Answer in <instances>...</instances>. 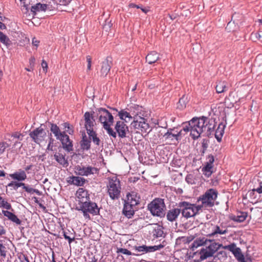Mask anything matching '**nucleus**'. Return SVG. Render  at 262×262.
Here are the masks:
<instances>
[{
	"mask_svg": "<svg viewBox=\"0 0 262 262\" xmlns=\"http://www.w3.org/2000/svg\"><path fill=\"white\" fill-rule=\"evenodd\" d=\"M215 127V120L208 119L202 116L200 117H194L184 125V130L185 132H190V136L193 140L198 139L201 134L206 132L207 134L214 130Z\"/></svg>",
	"mask_w": 262,
	"mask_h": 262,
	"instance_id": "f257e3e1",
	"label": "nucleus"
},
{
	"mask_svg": "<svg viewBox=\"0 0 262 262\" xmlns=\"http://www.w3.org/2000/svg\"><path fill=\"white\" fill-rule=\"evenodd\" d=\"M218 192L216 190L210 188L208 189L204 194L198 199V202H201L199 204L201 210L207 209L214 205V202L217 199Z\"/></svg>",
	"mask_w": 262,
	"mask_h": 262,
	"instance_id": "f03ea898",
	"label": "nucleus"
},
{
	"mask_svg": "<svg viewBox=\"0 0 262 262\" xmlns=\"http://www.w3.org/2000/svg\"><path fill=\"white\" fill-rule=\"evenodd\" d=\"M107 184V193L113 200H118L121 196V187L120 181L116 176L108 178Z\"/></svg>",
	"mask_w": 262,
	"mask_h": 262,
	"instance_id": "7ed1b4c3",
	"label": "nucleus"
},
{
	"mask_svg": "<svg viewBox=\"0 0 262 262\" xmlns=\"http://www.w3.org/2000/svg\"><path fill=\"white\" fill-rule=\"evenodd\" d=\"M177 206L180 208L182 216L186 219L193 217L200 210L202 211L199 205H196L186 201L180 202Z\"/></svg>",
	"mask_w": 262,
	"mask_h": 262,
	"instance_id": "20e7f679",
	"label": "nucleus"
},
{
	"mask_svg": "<svg viewBox=\"0 0 262 262\" xmlns=\"http://www.w3.org/2000/svg\"><path fill=\"white\" fill-rule=\"evenodd\" d=\"M148 209L154 216L163 217L165 214L166 206L164 199H154L148 205Z\"/></svg>",
	"mask_w": 262,
	"mask_h": 262,
	"instance_id": "39448f33",
	"label": "nucleus"
},
{
	"mask_svg": "<svg viewBox=\"0 0 262 262\" xmlns=\"http://www.w3.org/2000/svg\"><path fill=\"white\" fill-rule=\"evenodd\" d=\"M79 205L80 208L77 209L82 211L83 216L85 219H91L89 213L93 215H96L99 213V209L96 203L89 201L83 202V203Z\"/></svg>",
	"mask_w": 262,
	"mask_h": 262,
	"instance_id": "423d86ee",
	"label": "nucleus"
},
{
	"mask_svg": "<svg viewBox=\"0 0 262 262\" xmlns=\"http://www.w3.org/2000/svg\"><path fill=\"white\" fill-rule=\"evenodd\" d=\"M90 105H91V107L90 108V110L86 111L84 115H114L118 112V111L116 108L109 107L110 110H107L103 107L96 108L92 103Z\"/></svg>",
	"mask_w": 262,
	"mask_h": 262,
	"instance_id": "0eeeda50",
	"label": "nucleus"
},
{
	"mask_svg": "<svg viewBox=\"0 0 262 262\" xmlns=\"http://www.w3.org/2000/svg\"><path fill=\"white\" fill-rule=\"evenodd\" d=\"M75 168L78 174L81 176H88L99 173V169L97 168L90 165H77Z\"/></svg>",
	"mask_w": 262,
	"mask_h": 262,
	"instance_id": "6e6552de",
	"label": "nucleus"
},
{
	"mask_svg": "<svg viewBox=\"0 0 262 262\" xmlns=\"http://www.w3.org/2000/svg\"><path fill=\"white\" fill-rule=\"evenodd\" d=\"M224 249L229 250L234 255L235 258L239 262H247L245 260L244 255L242 254L241 249L237 247L235 243H232L228 245L223 247Z\"/></svg>",
	"mask_w": 262,
	"mask_h": 262,
	"instance_id": "1a4fd4ad",
	"label": "nucleus"
},
{
	"mask_svg": "<svg viewBox=\"0 0 262 262\" xmlns=\"http://www.w3.org/2000/svg\"><path fill=\"white\" fill-rule=\"evenodd\" d=\"M136 129L146 131L149 128V125L147 120L141 116H135L134 120L131 124Z\"/></svg>",
	"mask_w": 262,
	"mask_h": 262,
	"instance_id": "9d476101",
	"label": "nucleus"
},
{
	"mask_svg": "<svg viewBox=\"0 0 262 262\" xmlns=\"http://www.w3.org/2000/svg\"><path fill=\"white\" fill-rule=\"evenodd\" d=\"M29 136L32 139V140L37 144H39L44 140L46 136L45 130L41 127H38L31 132Z\"/></svg>",
	"mask_w": 262,
	"mask_h": 262,
	"instance_id": "9b49d317",
	"label": "nucleus"
},
{
	"mask_svg": "<svg viewBox=\"0 0 262 262\" xmlns=\"http://www.w3.org/2000/svg\"><path fill=\"white\" fill-rule=\"evenodd\" d=\"M113 63L111 59L107 57L103 61L101 64V68L100 69V76L101 77H105L110 71Z\"/></svg>",
	"mask_w": 262,
	"mask_h": 262,
	"instance_id": "f8f14e48",
	"label": "nucleus"
},
{
	"mask_svg": "<svg viewBox=\"0 0 262 262\" xmlns=\"http://www.w3.org/2000/svg\"><path fill=\"white\" fill-rule=\"evenodd\" d=\"M85 118V128L88 134H90L95 132L94 130V126L96 124L94 116H84Z\"/></svg>",
	"mask_w": 262,
	"mask_h": 262,
	"instance_id": "ddd939ff",
	"label": "nucleus"
},
{
	"mask_svg": "<svg viewBox=\"0 0 262 262\" xmlns=\"http://www.w3.org/2000/svg\"><path fill=\"white\" fill-rule=\"evenodd\" d=\"M76 194L79 205L83 203V202L90 201V194L88 190L83 188H79L77 191Z\"/></svg>",
	"mask_w": 262,
	"mask_h": 262,
	"instance_id": "4468645a",
	"label": "nucleus"
},
{
	"mask_svg": "<svg viewBox=\"0 0 262 262\" xmlns=\"http://www.w3.org/2000/svg\"><path fill=\"white\" fill-rule=\"evenodd\" d=\"M61 142L63 148L68 152L73 150L72 141L70 140L68 135L64 133L58 139Z\"/></svg>",
	"mask_w": 262,
	"mask_h": 262,
	"instance_id": "2eb2a0df",
	"label": "nucleus"
},
{
	"mask_svg": "<svg viewBox=\"0 0 262 262\" xmlns=\"http://www.w3.org/2000/svg\"><path fill=\"white\" fill-rule=\"evenodd\" d=\"M115 128L120 138H123L126 137V132L128 131V129L127 126L124 122L118 121Z\"/></svg>",
	"mask_w": 262,
	"mask_h": 262,
	"instance_id": "dca6fc26",
	"label": "nucleus"
},
{
	"mask_svg": "<svg viewBox=\"0 0 262 262\" xmlns=\"http://www.w3.org/2000/svg\"><path fill=\"white\" fill-rule=\"evenodd\" d=\"M140 197L137 193L135 191H132L127 194V200L125 201V203L128 204H133L136 206L139 204Z\"/></svg>",
	"mask_w": 262,
	"mask_h": 262,
	"instance_id": "f3484780",
	"label": "nucleus"
},
{
	"mask_svg": "<svg viewBox=\"0 0 262 262\" xmlns=\"http://www.w3.org/2000/svg\"><path fill=\"white\" fill-rule=\"evenodd\" d=\"M186 123H184L183 124V125H182V129L180 130V131H179V132H178L176 134H173L171 133V130L172 129H170V131L169 130H168L164 135V137L166 139H171V140H173V139H176L177 141H178L180 139H179V137L182 136V135H184V134L183 133V132H185L186 133L184 130V125Z\"/></svg>",
	"mask_w": 262,
	"mask_h": 262,
	"instance_id": "a211bd4d",
	"label": "nucleus"
},
{
	"mask_svg": "<svg viewBox=\"0 0 262 262\" xmlns=\"http://www.w3.org/2000/svg\"><path fill=\"white\" fill-rule=\"evenodd\" d=\"M8 187H13L14 189L16 190L19 187H23V188L28 193H34V189L26 186L25 183L21 182H17L16 181H12L8 184Z\"/></svg>",
	"mask_w": 262,
	"mask_h": 262,
	"instance_id": "6ab92c4d",
	"label": "nucleus"
},
{
	"mask_svg": "<svg viewBox=\"0 0 262 262\" xmlns=\"http://www.w3.org/2000/svg\"><path fill=\"white\" fill-rule=\"evenodd\" d=\"M135 206L133 204H128L124 203L122 210L123 214L128 219L131 218L135 214L136 210Z\"/></svg>",
	"mask_w": 262,
	"mask_h": 262,
	"instance_id": "aec40b11",
	"label": "nucleus"
},
{
	"mask_svg": "<svg viewBox=\"0 0 262 262\" xmlns=\"http://www.w3.org/2000/svg\"><path fill=\"white\" fill-rule=\"evenodd\" d=\"M181 210L179 207L173 208L168 210L166 214V218L168 221L173 222L177 220L178 216L181 213Z\"/></svg>",
	"mask_w": 262,
	"mask_h": 262,
	"instance_id": "412c9836",
	"label": "nucleus"
},
{
	"mask_svg": "<svg viewBox=\"0 0 262 262\" xmlns=\"http://www.w3.org/2000/svg\"><path fill=\"white\" fill-rule=\"evenodd\" d=\"M9 176L12 179L17 180V181H23L27 179V174L25 171L21 169L13 173L10 174Z\"/></svg>",
	"mask_w": 262,
	"mask_h": 262,
	"instance_id": "4be33fe9",
	"label": "nucleus"
},
{
	"mask_svg": "<svg viewBox=\"0 0 262 262\" xmlns=\"http://www.w3.org/2000/svg\"><path fill=\"white\" fill-rule=\"evenodd\" d=\"M2 212L9 220L15 223L16 225H19L21 224V221L13 213L8 210H3Z\"/></svg>",
	"mask_w": 262,
	"mask_h": 262,
	"instance_id": "5701e85b",
	"label": "nucleus"
},
{
	"mask_svg": "<svg viewBox=\"0 0 262 262\" xmlns=\"http://www.w3.org/2000/svg\"><path fill=\"white\" fill-rule=\"evenodd\" d=\"M159 58V54L156 51H152L146 56V61L149 64H152L155 63Z\"/></svg>",
	"mask_w": 262,
	"mask_h": 262,
	"instance_id": "b1692460",
	"label": "nucleus"
},
{
	"mask_svg": "<svg viewBox=\"0 0 262 262\" xmlns=\"http://www.w3.org/2000/svg\"><path fill=\"white\" fill-rule=\"evenodd\" d=\"M91 139L88 138L86 135H82V139L80 142L81 148L84 150H88L91 148Z\"/></svg>",
	"mask_w": 262,
	"mask_h": 262,
	"instance_id": "393cba45",
	"label": "nucleus"
},
{
	"mask_svg": "<svg viewBox=\"0 0 262 262\" xmlns=\"http://www.w3.org/2000/svg\"><path fill=\"white\" fill-rule=\"evenodd\" d=\"M56 161L62 165L63 167H67L69 165L68 161L66 159L65 156L60 153H55L54 155Z\"/></svg>",
	"mask_w": 262,
	"mask_h": 262,
	"instance_id": "a878e982",
	"label": "nucleus"
},
{
	"mask_svg": "<svg viewBox=\"0 0 262 262\" xmlns=\"http://www.w3.org/2000/svg\"><path fill=\"white\" fill-rule=\"evenodd\" d=\"M48 5L47 4H42L37 3L36 5L32 6L31 7V12L33 15H35L37 12L45 11L47 9Z\"/></svg>",
	"mask_w": 262,
	"mask_h": 262,
	"instance_id": "bb28decb",
	"label": "nucleus"
},
{
	"mask_svg": "<svg viewBox=\"0 0 262 262\" xmlns=\"http://www.w3.org/2000/svg\"><path fill=\"white\" fill-rule=\"evenodd\" d=\"M189 101L188 96L186 95H183V96L179 99V102L177 104V108L180 110H183L186 108V105Z\"/></svg>",
	"mask_w": 262,
	"mask_h": 262,
	"instance_id": "cd10ccee",
	"label": "nucleus"
},
{
	"mask_svg": "<svg viewBox=\"0 0 262 262\" xmlns=\"http://www.w3.org/2000/svg\"><path fill=\"white\" fill-rule=\"evenodd\" d=\"M225 125L222 123L219 125L217 128L215 130V137L218 142H221L222 138L224 133Z\"/></svg>",
	"mask_w": 262,
	"mask_h": 262,
	"instance_id": "c85d7f7f",
	"label": "nucleus"
},
{
	"mask_svg": "<svg viewBox=\"0 0 262 262\" xmlns=\"http://www.w3.org/2000/svg\"><path fill=\"white\" fill-rule=\"evenodd\" d=\"M215 89L217 93H221L226 91L228 90L227 82L225 81H220L217 82Z\"/></svg>",
	"mask_w": 262,
	"mask_h": 262,
	"instance_id": "c756f323",
	"label": "nucleus"
},
{
	"mask_svg": "<svg viewBox=\"0 0 262 262\" xmlns=\"http://www.w3.org/2000/svg\"><path fill=\"white\" fill-rule=\"evenodd\" d=\"M222 244H219L217 243H212L208 246L206 247V248L212 255L213 254L220 249V247H224Z\"/></svg>",
	"mask_w": 262,
	"mask_h": 262,
	"instance_id": "7c9ffc66",
	"label": "nucleus"
},
{
	"mask_svg": "<svg viewBox=\"0 0 262 262\" xmlns=\"http://www.w3.org/2000/svg\"><path fill=\"white\" fill-rule=\"evenodd\" d=\"M72 183L78 186H83L86 182V180L82 177L73 176L71 178Z\"/></svg>",
	"mask_w": 262,
	"mask_h": 262,
	"instance_id": "2f4dec72",
	"label": "nucleus"
},
{
	"mask_svg": "<svg viewBox=\"0 0 262 262\" xmlns=\"http://www.w3.org/2000/svg\"><path fill=\"white\" fill-rule=\"evenodd\" d=\"M130 111L135 115H141L142 114L146 113L147 112L145 109L142 106L138 105H134L130 107Z\"/></svg>",
	"mask_w": 262,
	"mask_h": 262,
	"instance_id": "473e14b6",
	"label": "nucleus"
},
{
	"mask_svg": "<svg viewBox=\"0 0 262 262\" xmlns=\"http://www.w3.org/2000/svg\"><path fill=\"white\" fill-rule=\"evenodd\" d=\"M247 217V213L245 212H242L240 213L239 215L237 216L233 215L230 217V219L233 221L241 223L244 222Z\"/></svg>",
	"mask_w": 262,
	"mask_h": 262,
	"instance_id": "72a5a7b5",
	"label": "nucleus"
},
{
	"mask_svg": "<svg viewBox=\"0 0 262 262\" xmlns=\"http://www.w3.org/2000/svg\"><path fill=\"white\" fill-rule=\"evenodd\" d=\"M213 165L205 164L203 167L202 171L203 174L207 177L209 178L213 173Z\"/></svg>",
	"mask_w": 262,
	"mask_h": 262,
	"instance_id": "f704fd0d",
	"label": "nucleus"
},
{
	"mask_svg": "<svg viewBox=\"0 0 262 262\" xmlns=\"http://www.w3.org/2000/svg\"><path fill=\"white\" fill-rule=\"evenodd\" d=\"M51 132L54 134L57 139H59L60 137L64 134V132H60L59 127L55 124H52L51 127Z\"/></svg>",
	"mask_w": 262,
	"mask_h": 262,
	"instance_id": "c9c22d12",
	"label": "nucleus"
},
{
	"mask_svg": "<svg viewBox=\"0 0 262 262\" xmlns=\"http://www.w3.org/2000/svg\"><path fill=\"white\" fill-rule=\"evenodd\" d=\"M200 259L201 260H204L206 259L208 257H211L213 256L212 254H211L208 249L206 248H202L200 252Z\"/></svg>",
	"mask_w": 262,
	"mask_h": 262,
	"instance_id": "e433bc0d",
	"label": "nucleus"
},
{
	"mask_svg": "<svg viewBox=\"0 0 262 262\" xmlns=\"http://www.w3.org/2000/svg\"><path fill=\"white\" fill-rule=\"evenodd\" d=\"M108 119H107L105 116H100V120L103 123V125L105 123L109 124V126H111L113 124L114 121L113 116H107Z\"/></svg>",
	"mask_w": 262,
	"mask_h": 262,
	"instance_id": "4c0bfd02",
	"label": "nucleus"
},
{
	"mask_svg": "<svg viewBox=\"0 0 262 262\" xmlns=\"http://www.w3.org/2000/svg\"><path fill=\"white\" fill-rule=\"evenodd\" d=\"M0 41L6 46H9L11 45V41L8 37L1 31H0Z\"/></svg>",
	"mask_w": 262,
	"mask_h": 262,
	"instance_id": "58836bf2",
	"label": "nucleus"
},
{
	"mask_svg": "<svg viewBox=\"0 0 262 262\" xmlns=\"http://www.w3.org/2000/svg\"><path fill=\"white\" fill-rule=\"evenodd\" d=\"M227 233V230H222L219 226L216 225L214 226V230L212 232L208 234V236L212 237L214 236L216 234H224Z\"/></svg>",
	"mask_w": 262,
	"mask_h": 262,
	"instance_id": "ea45409f",
	"label": "nucleus"
},
{
	"mask_svg": "<svg viewBox=\"0 0 262 262\" xmlns=\"http://www.w3.org/2000/svg\"><path fill=\"white\" fill-rule=\"evenodd\" d=\"M164 234L163 228L161 226H158L155 228L153 231V236L156 237H162Z\"/></svg>",
	"mask_w": 262,
	"mask_h": 262,
	"instance_id": "a19ab883",
	"label": "nucleus"
},
{
	"mask_svg": "<svg viewBox=\"0 0 262 262\" xmlns=\"http://www.w3.org/2000/svg\"><path fill=\"white\" fill-rule=\"evenodd\" d=\"M3 241L0 239V255L2 256V258L1 259V261H4V259L6 258V248L3 245Z\"/></svg>",
	"mask_w": 262,
	"mask_h": 262,
	"instance_id": "79ce46f5",
	"label": "nucleus"
},
{
	"mask_svg": "<svg viewBox=\"0 0 262 262\" xmlns=\"http://www.w3.org/2000/svg\"><path fill=\"white\" fill-rule=\"evenodd\" d=\"M103 128L107 131V134L112 136L114 138L116 137V133L113 130V129L109 126V124L105 123L103 125Z\"/></svg>",
	"mask_w": 262,
	"mask_h": 262,
	"instance_id": "37998d69",
	"label": "nucleus"
},
{
	"mask_svg": "<svg viewBox=\"0 0 262 262\" xmlns=\"http://www.w3.org/2000/svg\"><path fill=\"white\" fill-rule=\"evenodd\" d=\"M209 141L207 139H203L201 142V152L202 154H204L206 150H207L208 145H209Z\"/></svg>",
	"mask_w": 262,
	"mask_h": 262,
	"instance_id": "c03bdc74",
	"label": "nucleus"
},
{
	"mask_svg": "<svg viewBox=\"0 0 262 262\" xmlns=\"http://www.w3.org/2000/svg\"><path fill=\"white\" fill-rule=\"evenodd\" d=\"M88 135L90 138V139L92 140L93 143L95 144L98 146L100 145V140L99 138L97 137V134L95 132H94Z\"/></svg>",
	"mask_w": 262,
	"mask_h": 262,
	"instance_id": "a18cd8bd",
	"label": "nucleus"
},
{
	"mask_svg": "<svg viewBox=\"0 0 262 262\" xmlns=\"http://www.w3.org/2000/svg\"><path fill=\"white\" fill-rule=\"evenodd\" d=\"M134 249L136 251L139 252V255L147 253V246L145 245H142L140 246H135Z\"/></svg>",
	"mask_w": 262,
	"mask_h": 262,
	"instance_id": "49530a36",
	"label": "nucleus"
},
{
	"mask_svg": "<svg viewBox=\"0 0 262 262\" xmlns=\"http://www.w3.org/2000/svg\"><path fill=\"white\" fill-rule=\"evenodd\" d=\"M117 252V253H121L123 254H125V255H136V256L139 255V254H135V253L133 254L130 251H129L127 249L121 248H118Z\"/></svg>",
	"mask_w": 262,
	"mask_h": 262,
	"instance_id": "de8ad7c7",
	"label": "nucleus"
},
{
	"mask_svg": "<svg viewBox=\"0 0 262 262\" xmlns=\"http://www.w3.org/2000/svg\"><path fill=\"white\" fill-rule=\"evenodd\" d=\"M9 146L10 145L6 142H0V155L3 154Z\"/></svg>",
	"mask_w": 262,
	"mask_h": 262,
	"instance_id": "09e8293b",
	"label": "nucleus"
},
{
	"mask_svg": "<svg viewBox=\"0 0 262 262\" xmlns=\"http://www.w3.org/2000/svg\"><path fill=\"white\" fill-rule=\"evenodd\" d=\"M206 240L204 239H196L193 243V246L195 247H198L199 246H202L203 244H205Z\"/></svg>",
	"mask_w": 262,
	"mask_h": 262,
	"instance_id": "8fccbe9b",
	"label": "nucleus"
},
{
	"mask_svg": "<svg viewBox=\"0 0 262 262\" xmlns=\"http://www.w3.org/2000/svg\"><path fill=\"white\" fill-rule=\"evenodd\" d=\"M207 161L205 162V164H209L210 165H213L214 161V158L212 155H209L206 158Z\"/></svg>",
	"mask_w": 262,
	"mask_h": 262,
	"instance_id": "3c124183",
	"label": "nucleus"
},
{
	"mask_svg": "<svg viewBox=\"0 0 262 262\" xmlns=\"http://www.w3.org/2000/svg\"><path fill=\"white\" fill-rule=\"evenodd\" d=\"M62 234L64 238L68 241L69 243L70 244L75 239V237H73L71 238L70 236L68 235V233L63 230L62 229Z\"/></svg>",
	"mask_w": 262,
	"mask_h": 262,
	"instance_id": "603ef678",
	"label": "nucleus"
},
{
	"mask_svg": "<svg viewBox=\"0 0 262 262\" xmlns=\"http://www.w3.org/2000/svg\"><path fill=\"white\" fill-rule=\"evenodd\" d=\"M86 59L88 62L87 70L90 71L91 70L92 57L90 55H88L86 56Z\"/></svg>",
	"mask_w": 262,
	"mask_h": 262,
	"instance_id": "864d4df0",
	"label": "nucleus"
},
{
	"mask_svg": "<svg viewBox=\"0 0 262 262\" xmlns=\"http://www.w3.org/2000/svg\"><path fill=\"white\" fill-rule=\"evenodd\" d=\"M64 127L66 128H67V129L66 130L67 132L69 134H72L74 132V130L73 129H72V126H71L69 123H64Z\"/></svg>",
	"mask_w": 262,
	"mask_h": 262,
	"instance_id": "5fc2aeb1",
	"label": "nucleus"
},
{
	"mask_svg": "<svg viewBox=\"0 0 262 262\" xmlns=\"http://www.w3.org/2000/svg\"><path fill=\"white\" fill-rule=\"evenodd\" d=\"M11 137H13L14 138H16V139H20V140H22L21 138H20V137H23L22 135L19 133V132H15L14 133H13L12 135H11Z\"/></svg>",
	"mask_w": 262,
	"mask_h": 262,
	"instance_id": "6e6d98bb",
	"label": "nucleus"
},
{
	"mask_svg": "<svg viewBox=\"0 0 262 262\" xmlns=\"http://www.w3.org/2000/svg\"><path fill=\"white\" fill-rule=\"evenodd\" d=\"M253 191H256L257 193L260 194L262 193V182H260L259 183V186L256 188V189H253Z\"/></svg>",
	"mask_w": 262,
	"mask_h": 262,
	"instance_id": "4d7b16f0",
	"label": "nucleus"
},
{
	"mask_svg": "<svg viewBox=\"0 0 262 262\" xmlns=\"http://www.w3.org/2000/svg\"><path fill=\"white\" fill-rule=\"evenodd\" d=\"M41 67H42L43 71L46 73L47 72V70H48V64H47V62L44 60H42Z\"/></svg>",
	"mask_w": 262,
	"mask_h": 262,
	"instance_id": "13d9d810",
	"label": "nucleus"
},
{
	"mask_svg": "<svg viewBox=\"0 0 262 262\" xmlns=\"http://www.w3.org/2000/svg\"><path fill=\"white\" fill-rule=\"evenodd\" d=\"M40 41L37 40L35 37L33 38L32 44L33 46H35L36 48L38 47Z\"/></svg>",
	"mask_w": 262,
	"mask_h": 262,
	"instance_id": "bf43d9fd",
	"label": "nucleus"
},
{
	"mask_svg": "<svg viewBox=\"0 0 262 262\" xmlns=\"http://www.w3.org/2000/svg\"><path fill=\"white\" fill-rule=\"evenodd\" d=\"M223 254L225 255V252L224 251H220L217 252V254L214 256V259L216 260H221L219 256Z\"/></svg>",
	"mask_w": 262,
	"mask_h": 262,
	"instance_id": "052dcab7",
	"label": "nucleus"
},
{
	"mask_svg": "<svg viewBox=\"0 0 262 262\" xmlns=\"http://www.w3.org/2000/svg\"><path fill=\"white\" fill-rule=\"evenodd\" d=\"M35 59L34 57H31L29 59L30 66L34 68Z\"/></svg>",
	"mask_w": 262,
	"mask_h": 262,
	"instance_id": "680f3d73",
	"label": "nucleus"
},
{
	"mask_svg": "<svg viewBox=\"0 0 262 262\" xmlns=\"http://www.w3.org/2000/svg\"><path fill=\"white\" fill-rule=\"evenodd\" d=\"M147 253L150 252H154L156 251V248L155 246H147Z\"/></svg>",
	"mask_w": 262,
	"mask_h": 262,
	"instance_id": "e2e57ef3",
	"label": "nucleus"
},
{
	"mask_svg": "<svg viewBox=\"0 0 262 262\" xmlns=\"http://www.w3.org/2000/svg\"><path fill=\"white\" fill-rule=\"evenodd\" d=\"M32 200L34 201V202L35 203L38 204L40 207H41V208L44 207V206L40 203H39V201L38 200V198L37 197L34 196L32 198Z\"/></svg>",
	"mask_w": 262,
	"mask_h": 262,
	"instance_id": "0e129e2a",
	"label": "nucleus"
},
{
	"mask_svg": "<svg viewBox=\"0 0 262 262\" xmlns=\"http://www.w3.org/2000/svg\"><path fill=\"white\" fill-rule=\"evenodd\" d=\"M6 233V231L3 226L0 224V235H4Z\"/></svg>",
	"mask_w": 262,
	"mask_h": 262,
	"instance_id": "69168bd1",
	"label": "nucleus"
},
{
	"mask_svg": "<svg viewBox=\"0 0 262 262\" xmlns=\"http://www.w3.org/2000/svg\"><path fill=\"white\" fill-rule=\"evenodd\" d=\"M155 246L156 251H157V250H160L161 249H162L164 247V245H162V244H160L158 245H155Z\"/></svg>",
	"mask_w": 262,
	"mask_h": 262,
	"instance_id": "338daca9",
	"label": "nucleus"
},
{
	"mask_svg": "<svg viewBox=\"0 0 262 262\" xmlns=\"http://www.w3.org/2000/svg\"><path fill=\"white\" fill-rule=\"evenodd\" d=\"M128 6L130 8H136L138 9H139L140 8V6L136 5L134 3L130 4Z\"/></svg>",
	"mask_w": 262,
	"mask_h": 262,
	"instance_id": "774afa93",
	"label": "nucleus"
}]
</instances>
